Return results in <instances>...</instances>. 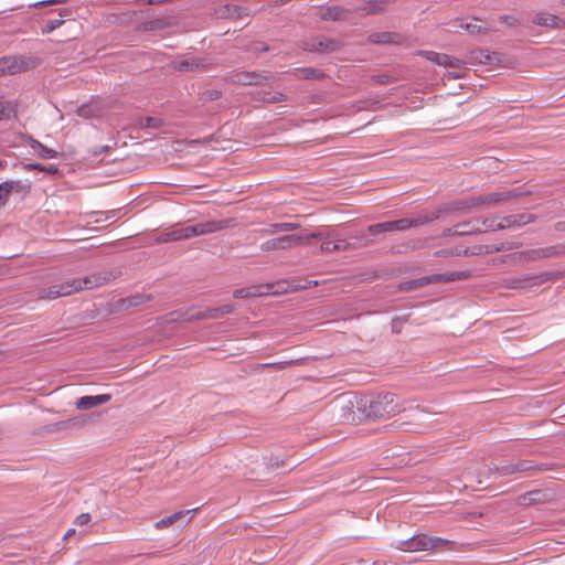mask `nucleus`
Masks as SVG:
<instances>
[{
	"label": "nucleus",
	"instance_id": "obj_55",
	"mask_svg": "<svg viewBox=\"0 0 565 565\" xmlns=\"http://www.w3.org/2000/svg\"><path fill=\"white\" fill-rule=\"evenodd\" d=\"M407 455L414 456V457H420V456H430L431 454L427 452L426 450H422V448H416L414 450L408 451Z\"/></svg>",
	"mask_w": 565,
	"mask_h": 565
},
{
	"label": "nucleus",
	"instance_id": "obj_57",
	"mask_svg": "<svg viewBox=\"0 0 565 565\" xmlns=\"http://www.w3.org/2000/svg\"><path fill=\"white\" fill-rule=\"evenodd\" d=\"M191 319H195V320H203V319H209L207 317V310H204V311H199L196 313H194Z\"/></svg>",
	"mask_w": 565,
	"mask_h": 565
},
{
	"label": "nucleus",
	"instance_id": "obj_58",
	"mask_svg": "<svg viewBox=\"0 0 565 565\" xmlns=\"http://www.w3.org/2000/svg\"><path fill=\"white\" fill-rule=\"evenodd\" d=\"M405 454L402 452V451H394L392 454H386L383 456V459L384 460H387V459H394V458H397V457H403Z\"/></svg>",
	"mask_w": 565,
	"mask_h": 565
},
{
	"label": "nucleus",
	"instance_id": "obj_26",
	"mask_svg": "<svg viewBox=\"0 0 565 565\" xmlns=\"http://www.w3.org/2000/svg\"><path fill=\"white\" fill-rule=\"evenodd\" d=\"M533 22L540 26H546L550 29H559L564 23L557 15L541 12L534 15Z\"/></svg>",
	"mask_w": 565,
	"mask_h": 565
},
{
	"label": "nucleus",
	"instance_id": "obj_43",
	"mask_svg": "<svg viewBox=\"0 0 565 565\" xmlns=\"http://www.w3.org/2000/svg\"><path fill=\"white\" fill-rule=\"evenodd\" d=\"M222 92L218 89H205L200 94L203 102H213L221 98Z\"/></svg>",
	"mask_w": 565,
	"mask_h": 565
},
{
	"label": "nucleus",
	"instance_id": "obj_48",
	"mask_svg": "<svg viewBox=\"0 0 565 565\" xmlns=\"http://www.w3.org/2000/svg\"><path fill=\"white\" fill-rule=\"evenodd\" d=\"M372 79L379 84H390L393 82L392 76L386 75V74L372 76Z\"/></svg>",
	"mask_w": 565,
	"mask_h": 565
},
{
	"label": "nucleus",
	"instance_id": "obj_30",
	"mask_svg": "<svg viewBox=\"0 0 565 565\" xmlns=\"http://www.w3.org/2000/svg\"><path fill=\"white\" fill-rule=\"evenodd\" d=\"M332 407L333 408L340 407V411L342 412L340 415V418L343 422L354 420V416L352 414L345 412V411H350L353 407L352 401H348V403H345V401L343 398L337 397L335 401L332 403Z\"/></svg>",
	"mask_w": 565,
	"mask_h": 565
},
{
	"label": "nucleus",
	"instance_id": "obj_52",
	"mask_svg": "<svg viewBox=\"0 0 565 565\" xmlns=\"http://www.w3.org/2000/svg\"><path fill=\"white\" fill-rule=\"evenodd\" d=\"M296 361H284V362H275V363H266L263 366H270L278 370L285 369L287 365L295 363Z\"/></svg>",
	"mask_w": 565,
	"mask_h": 565
},
{
	"label": "nucleus",
	"instance_id": "obj_4",
	"mask_svg": "<svg viewBox=\"0 0 565 565\" xmlns=\"http://www.w3.org/2000/svg\"><path fill=\"white\" fill-rule=\"evenodd\" d=\"M449 541L440 537H430L426 534L413 535L408 540L399 541L396 547L404 552L433 551L444 548Z\"/></svg>",
	"mask_w": 565,
	"mask_h": 565
},
{
	"label": "nucleus",
	"instance_id": "obj_15",
	"mask_svg": "<svg viewBox=\"0 0 565 565\" xmlns=\"http://www.w3.org/2000/svg\"><path fill=\"white\" fill-rule=\"evenodd\" d=\"M395 0H355V10L364 15L377 14Z\"/></svg>",
	"mask_w": 565,
	"mask_h": 565
},
{
	"label": "nucleus",
	"instance_id": "obj_35",
	"mask_svg": "<svg viewBox=\"0 0 565 565\" xmlns=\"http://www.w3.org/2000/svg\"><path fill=\"white\" fill-rule=\"evenodd\" d=\"M465 65H466V62H463L462 60L455 57V56L444 54V58H441V66H445V67H450L454 70H461Z\"/></svg>",
	"mask_w": 565,
	"mask_h": 565
},
{
	"label": "nucleus",
	"instance_id": "obj_18",
	"mask_svg": "<svg viewBox=\"0 0 565 565\" xmlns=\"http://www.w3.org/2000/svg\"><path fill=\"white\" fill-rule=\"evenodd\" d=\"M551 500V494L543 490H533L518 497V504L522 507H530L535 504H543Z\"/></svg>",
	"mask_w": 565,
	"mask_h": 565
},
{
	"label": "nucleus",
	"instance_id": "obj_16",
	"mask_svg": "<svg viewBox=\"0 0 565 565\" xmlns=\"http://www.w3.org/2000/svg\"><path fill=\"white\" fill-rule=\"evenodd\" d=\"M215 15L220 19H241L248 15V10L238 4L226 3L215 9Z\"/></svg>",
	"mask_w": 565,
	"mask_h": 565
},
{
	"label": "nucleus",
	"instance_id": "obj_56",
	"mask_svg": "<svg viewBox=\"0 0 565 565\" xmlns=\"http://www.w3.org/2000/svg\"><path fill=\"white\" fill-rule=\"evenodd\" d=\"M221 315L226 316L232 313L235 310V306L233 305H224L220 307Z\"/></svg>",
	"mask_w": 565,
	"mask_h": 565
},
{
	"label": "nucleus",
	"instance_id": "obj_7",
	"mask_svg": "<svg viewBox=\"0 0 565 565\" xmlns=\"http://www.w3.org/2000/svg\"><path fill=\"white\" fill-rule=\"evenodd\" d=\"M350 244L342 238L334 228L320 227V250L321 252H340L348 249Z\"/></svg>",
	"mask_w": 565,
	"mask_h": 565
},
{
	"label": "nucleus",
	"instance_id": "obj_9",
	"mask_svg": "<svg viewBox=\"0 0 565 565\" xmlns=\"http://www.w3.org/2000/svg\"><path fill=\"white\" fill-rule=\"evenodd\" d=\"M532 461H518L515 463L495 466V469L503 476L513 475L516 472H529V471H550L554 469L551 463H540L536 466L530 465Z\"/></svg>",
	"mask_w": 565,
	"mask_h": 565
},
{
	"label": "nucleus",
	"instance_id": "obj_44",
	"mask_svg": "<svg viewBox=\"0 0 565 565\" xmlns=\"http://www.w3.org/2000/svg\"><path fill=\"white\" fill-rule=\"evenodd\" d=\"M423 55L433 63L441 66V58H444V53H437L433 51L423 52Z\"/></svg>",
	"mask_w": 565,
	"mask_h": 565
},
{
	"label": "nucleus",
	"instance_id": "obj_59",
	"mask_svg": "<svg viewBox=\"0 0 565 565\" xmlns=\"http://www.w3.org/2000/svg\"><path fill=\"white\" fill-rule=\"evenodd\" d=\"M507 249L503 245H501L500 247H487V253H492V252H500V250H504Z\"/></svg>",
	"mask_w": 565,
	"mask_h": 565
},
{
	"label": "nucleus",
	"instance_id": "obj_31",
	"mask_svg": "<svg viewBox=\"0 0 565 565\" xmlns=\"http://www.w3.org/2000/svg\"><path fill=\"white\" fill-rule=\"evenodd\" d=\"M252 297H262V290L259 285L239 288L233 291V298L235 299H245Z\"/></svg>",
	"mask_w": 565,
	"mask_h": 565
},
{
	"label": "nucleus",
	"instance_id": "obj_12",
	"mask_svg": "<svg viewBox=\"0 0 565 565\" xmlns=\"http://www.w3.org/2000/svg\"><path fill=\"white\" fill-rule=\"evenodd\" d=\"M212 65V62L207 57L186 56L183 60L174 62L173 68L179 72L191 73L209 70Z\"/></svg>",
	"mask_w": 565,
	"mask_h": 565
},
{
	"label": "nucleus",
	"instance_id": "obj_51",
	"mask_svg": "<svg viewBox=\"0 0 565 565\" xmlns=\"http://www.w3.org/2000/svg\"><path fill=\"white\" fill-rule=\"evenodd\" d=\"M319 46H320V53L322 51H333L335 49L334 42L327 41V40L326 41L320 40Z\"/></svg>",
	"mask_w": 565,
	"mask_h": 565
},
{
	"label": "nucleus",
	"instance_id": "obj_41",
	"mask_svg": "<svg viewBox=\"0 0 565 565\" xmlns=\"http://www.w3.org/2000/svg\"><path fill=\"white\" fill-rule=\"evenodd\" d=\"M298 227L295 223H274L270 225L269 233H276V232H289L294 231Z\"/></svg>",
	"mask_w": 565,
	"mask_h": 565
},
{
	"label": "nucleus",
	"instance_id": "obj_32",
	"mask_svg": "<svg viewBox=\"0 0 565 565\" xmlns=\"http://www.w3.org/2000/svg\"><path fill=\"white\" fill-rule=\"evenodd\" d=\"M21 70V66L18 63L15 57H3L0 60V73H10L14 74Z\"/></svg>",
	"mask_w": 565,
	"mask_h": 565
},
{
	"label": "nucleus",
	"instance_id": "obj_45",
	"mask_svg": "<svg viewBox=\"0 0 565 565\" xmlns=\"http://www.w3.org/2000/svg\"><path fill=\"white\" fill-rule=\"evenodd\" d=\"M260 248L264 252L280 249L278 238L276 237V238L268 239V241L264 242L262 244Z\"/></svg>",
	"mask_w": 565,
	"mask_h": 565
},
{
	"label": "nucleus",
	"instance_id": "obj_36",
	"mask_svg": "<svg viewBox=\"0 0 565 565\" xmlns=\"http://www.w3.org/2000/svg\"><path fill=\"white\" fill-rule=\"evenodd\" d=\"M479 224H481L483 227V233L487 231H500L503 230L502 221L497 222L495 218L492 217H486L482 220H479Z\"/></svg>",
	"mask_w": 565,
	"mask_h": 565
},
{
	"label": "nucleus",
	"instance_id": "obj_19",
	"mask_svg": "<svg viewBox=\"0 0 565 565\" xmlns=\"http://www.w3.org/2000/svg\"><path fill=\"white\" fill-rule=\"evenodd\" d=\"M111 399L110 394L100 395H86L82 396L76 402V407L81 411H88L102 404L108 403Z\"/></svg>",
	"mask_w": 565,
	"mask_h": 565
},
{
	"label": "nucleus",
	"instance_id": "obj_27",
	"mask_svg": "<svg viewBox=\"0 0 565 565\" xmlns=\"http://www.w3.org/2000/svg\"><path fill=\"white\" fill-rule=\"evenodd\" d=\"M29 146L39 157L43 159H52L57 156V151L42 145L40 141L32 137L29 138Z\"/></svg>",
	"mask_w": 565,
	"mask_h": 565
},
{
	"label": "nucleus",
	"instance_id": "obj_21",
	"mask_svg": "<svg viewBox=\"0 0 565 565\" xmlns=\"http://www.w3.org/2000/svg\"><path fill=\"white\" fill-rule=\"evenodd\" d=\"M448 232L452 235L465 236L483 233V230L482 226L479 225V220H475L458 223L452 228H449Z\"/></svg>",
	"mask_w": 565,
	"mask_h": 565
},
{
	"label": "nucleus",
	"instance_id": "obj_54",
	"mask_svg": "<svg viewBox=\"0 0 565 565\" xmlns=\"http://www.w3.org/2000/svg\"><path fill=\"white\" fill-rule=\"evenodd\" d=\"M117 214V211L113 210V211H109L107 213H100V216H105V217H99V218H96L95 220V223H102V222H105L107 220H109L110 217H114L115 215Z\"/></svg>",
	"mask_w": 565,
	"mask_h": 565
},
{
	"label": "nucleus",
	"instance_id": "obj_1",
	"mask_svg": "<svg viewBox=\"0 0 565 565\" xmlns=\"http://www.w3.org/2000/svg\"><path fill=\"white\" fill-rule=\"evenodd\" d=\"M106 277L90 275L84 278H74L62 284L43 287L36 290V298L40 300H54L60 297L72 295L73 292L93 289L106 282Z\"/></svg>",
	"mask_w": 565,
	"mask_h": 565
},
{
	"label": "nucleus",
	"instance_id": "obj_24",
	"mask_svg": "<svg viewBox=\"0 0 565 565\" xmlns=\"http://www.w3.org/2000/svg\"><path fill=\"white\" fill-rule=\"evenodd\" d=\"M58 14L61 18L58 19H50L45 22V24L41 28L42 34H50L55 31L57 28L64 24L65 20L71 19L73 15V11L67 8L60 9Z\"/></svg>",
	"mask_w": 565,
	"mask_h": 565
},
{
	"label": "nucleus",
	"instance_id": "obj_2",
	"mask_svg": "<svg viewBox=\"0 0 565 565\" xmlns=\"http://www.w3.org/2000/svg\"><path fill=\"white\" fill-rule=\"evenodd\" d=\"M405 408L398 404L394 393H380L363 402V411L367 418L377 419L395 416Z\"/></svg>",
	"mask_w": 565,
	"mask_h": 565
},
{
	"label": "nucleus",
	"instance_id": "obj_49",
	"mask_svg": "<svg viewBox=\"0 0 565 565\" xmlns=\"http://www.w3.org/2000/svg\"><path fill=\"white\" fill-rule=\"evenodd\" d=\"M499 21H500L501 23H503V24L509 25V26H513V25H515V24H516V22H518V20H516V18H515V17H513V15H509V14L499 17Z\"/></svg>",
	"mask_w": 565,
	"mask_h": 565
},
{
	"label": "nucleus",
	"instance_id": "obj_39",
	"mask_svg": "<svg viewBox=\"0 0 565 565\" xmlns=\"http://www.w3.org/2000/svg\"><path fill=\"white\" fill-rule=\"evenodd\" d=\"M162 125V121L161 119L159 118H156V117H145V118H141L140 121H139V126L140 128H160Z\"/></svg>",
	"mask_w": 565,
	"mask_h": 565
},
{
	"label": "nucleus",
	"instance_id": "obj_63",
	"mask_svg": "<svg viewBox=\"0 0 565 565\" xmlns=\"http://www.w3.org/2000/svg\"><path fill=\"white\" fill-rule=\"evenodd\" d=\"M7 166V162L6 161H2L0 160V169H4V167Z\"/></svg>",
	"mask_w": 565,
	"mask_h": 565
},
{
	"label": "nucleus",
	"instance_id": "obj_23",
	"mask_svg": "<svg viewBox=\"0 0 565 565\" xmlns=\"http://www.w3.org/2000/svg\"><path fill=\"white\" fill-rule=\"evenodd\" d=\"M535 220L536 216L534 214L522 213L504 216L501 221L504 230L509 227H519L525 224H530L535 222Z\"/></svg>",
	"mask_w": 565,
	"mask_h": 565
},
{
	"label": "nucleus",
	"instance_id": "obj_3",
	"mask_svg": "<svg viewBox=\"0 0 565 565\" xmlns=\"http://www.w3.org/2000/svg\"><path fill=\"white\" fill-rule=\"evenodd\" d=\"M227 227L226 221H207L189 225L184 227L173 228L169 232L162 233L158 241L161 243L177 242L182 239H189L195 236L205 235L218 232Z\"/></svg>",
	"mask_w": 565,
	"mask_h": 565
},
{
	"label": "nucleus",
	"instance_id": "obj_11",
	"mask_svg": "<svg viewBox=\"0 0 565 565\" xmlns=\"http://www.w3.org/2000/svg\"><path fill=\"white\" fill-rule=\"evenodd\" d=\"M564 253L565 245H554L522 250L519 253V258L523 260H539L555 257Z\"/></svg>",
	"mask_w": 565,
	"mask_h": 565
},
{
	"label": "nucleus",
	"instance_id": "obj_33",
	"mask_svg": "<svg viewBox=\"0 0 565 565\" xmlns=\"http://www.w3.org/2000/svg\"><path fill=\"white\" fill-rule=\"evenodd\" d=\"M257 99L264 103L275 104L286 100V96L279 92H263L258 93Z\"/></svg>",
	"mask_w": 565,
	"mask_h": 565
},
{
	"label": "nucleus",
	"instance_id": "obj_14",
	"mask_svg": "<svg viewBox=\"0 0 565 565\" xmlns=\"http://www.w3.org/2000/svg\"><path fill=\"white\" fill-rule=\"evenodd\" d=\"M436 218H438V213L433 212L429 214L420 215L414 220L401 218V220H396V221H391L392 225H390V226L393 227V231H405L411 227H416V226L429 223Z\"/></svg>",
	"mask_w": 565,
	"mask_h": 565
},
{
	"label": "nucleus",
	"instance_id": "obj_64",
	"mask_svg": "<svg viewBox=\"0 0 565 565\" xmlns=\"http://www.w3.org/2000/svg\"><path fill=\"white\" fill-rule=\"evenodd\" d=\"M308 284H313L315 286H318V280H311V281H308Z\"/></svg>",
	"mask_w": 565,
	"mask_h": 565
},
{
	"label": "nucleus",
	"instance_id": "obj_62",
	"mask_svg": "<svg viewBox=\"0 0 565 565\" xmlns=\"http://www.w3.org/2000/svg\"><path fill=\"white\" fill-rule=\"evenodd\" d=\"M256 50L260 51V52H265L268 50V47L266 45H262V46H257Z\"/></svg>",
	"mask_w": 565,
	"mask_h": 565
},
{
	"label": "nucleus",
	"instance_id": "obj_61",
	"mask_svg": "<svg viewBox=\"0 0 565 565\" xmlns=\"http://www.w3.org/2000/svg\"><path fill=\"white\" fill-rule=\"evenodd\" d=\"M448 74H449V76H451L454 78H459L460 77V74L458 72H449Z\"/></svg>",
	"mask_w": 565,
	"mask_h": 565
},
{
	"label": "nucleus",
	"instance_id": "obj_8",
	"mask_svg": "<svg viewBox=\"0 0 565 565\" xmlns=\"http://www.w3.org/2000/svg\"><path fill=\"white\" fill-rule=\"evenodd\" d=\"M461 274L459 273H450V274H435L430 276H425L418 279L406 281L402 289L403 290H414L430 284H438L445 281H452L461 278Z\"/></svg>",
	"mask_w": 565,
	"mask_h": 565
},
{
	"label": "nucleus",
	"instance_id": "obj_17",
	"mask_svg": "<svg viewBox=\"0 0 565 565\" xmlns=\"http://www.w3.org/2000/svg\"><path fill=\"white\" fill-rule=\"evenodd\" d=\"M466 64H494L499 63V55L488 50L477 49L469 52Z\"/></svg>",
	"mask_w": 565,
	"mask_h": 565
},
{
	"label": "nucleus",
	"instance_id": "obj_28",
	"mask_svg": "<svg viewBox=\"0 0 565 565\" xmlns=\"http://www.w3.org/2000/svg\"><path fill=\"white\" fill-rule=\"evenodd\" d=\"M498 194L500 195V204H502L511 199L530 195L532 194V190L523 185L511 190L498 191Z\"/></svg>",
	"mask_w": 565,
	"mask_h": 565
},
{
	"label": "nucleus",
	"instance_id": "obj_5",
	"mask_svg": "<svg viewBox=\"0 0 565 565\" xmlns=\"http://www.w3.org/2000/svg\"><path fill=\"white\" fill-rule=\"evenodd\" d=\"M276 79L274 75L266 71H242L235 72L225 77V81L235 85H263L273 83Z\"/></svg>",
	"mask_w": 565,
	"mask_h": 565
},
{
	"label": "nucleus",
	"instance_id": "obj_38",
	"mask_svg": "<svg viewBox=\"0 0 565 565\" xmlns=\"http://www.w3.org/2000/svg\"><path fill=\"white\" fill-rule=\"evenodd\" d=\"M296 78H313L317 76L316 70L311 67L295 68L292 72Z\"/></svg>",
	"mask_w": 565,
	"mask_h": 565
},
{
	"label": "nucleus",
	"instance_id": "obj_50",
	"mask_svg": "<svg viewBox=\"0 0 565 565\" xmlns=\"http://www.w3.org/2000/svg\"><path fill=\"white\" fill-rule=\"evenodd\" d=\"M92 520V516L89 513H82L75 519V524L77 525H85Z\"/></svg>",
	"mask_w": 565,
	"mask_h": 565
},
{
	"label": "nucleus",
	"instance_id": "obj_6",
	"mask_svg": "<svg viewBox=\"0 0 565 565\" xmlns=\"http://www.w3.org/2000/svg\"><path fill=\"white\" fill-rule=\"evenodd\" d=\"M499 204L500 195L498 192H490L457 200L454 202V209L458 211H469L473 207H491Z\"/></svg>",
	"mask_w": 565,
	"mask_h": 565
},
{
	"label": "nucleus",
	"instance_id": "obj_25",
	"mask_svg": "<svg viewBox=\"0 0 565 565\" xmlns=\"http://www.w3.org/2000/svg\"><path fill=\"white\" fill-rule=\"evenodd\" d=\"M403 36L396 32H375L369 36V41L373 44H399Z\"/></svg>",
	"mask_w": 565,
	"mask_h": 565
},
{
	"label": "nucleus",
	"instance_id": "obj_47",
	"mask_svg": "<svg viewBox=\"0 0 565 565\" xmlns=\"http://www.w3.org/2000/svg\"><path fill=\"white\" fill-rule=\"evenodd\" d=\"M77 114L83 118H90L93 116V109L90 106L84 105L77 109Z\"/></svg>",
	"mask_w": 565,
	"mask_h": 565
},
{
	"label": "nucleus",
	"instance_id": "obj_10",
	"mask_svg": "<svg viewBox=\"0 0 565 565\" xmlns=\"http://www.w3.org/2000/svg\"><path fill=\"white\" fill-rule=\"evenodd\" d=\"M259 287L262 290V296H279L307 288V285H300L294 280H278L275 282L260 284Z\"/></svg>",
	"mask_w": 565,
	"mask_h": 565
},
{
	"label": "nucleus",
	"instance_id": "obj_29",
	"mask_svg": "<svg viewBox=\"0 0 565 565\" xmlns=\"http://www.w3.org/2000/svg\"><path fill=\"white\" fill-rule=\"evenodd\" d=\"M345 15V12L343 9H341L338 6L327 7L322 8L320 6V19L323 20H341Z\"/></svg>",
	"mask_w": 565,
	"mask_h": 565
},
{
	"label": "nucleus",
	"instance_id": "obj_34",
	"mask_svg": "<svg viewBox=\"0 0 565 565\" xmlns=\"http://www.w3.org/2000/svg\"><path fill=\"white\" fill-rule=\"evenodd\" d=\"M457 26L461 30H465L469 34L487 33L490 30V28H488L486 25L476 24L472 22H467V23L460 22Z\"/></svg>",
	"mask_w": 565,
	"mask_h": 565
},
{
	"label": "nucleus",
	"instance_id": "obj_42",
	"mask_svg": "<svg viewBox=\"0 0 565 565\" xmlns=\"http://www.w3.org/2000/svg\"><path fill=\"white\" fill-rule=\"evenodd\" d=\"M14 113V107L10 102L0 100V120L10 118Z\"/></svg>",
	"mask_w": 565,
	"mask_h": 565
},
{
	"label": "nucleus",
	"instance_id": "obj_13",
	"mask_svg": "<svg viewBox=\"0 0 565 565\" xmlns=\"http://www.w3.org/2000/svg\"><path fill=\"white\" fill-rule=\"evenodd\" d=\"M195 510H182V511H178L169 516H166L161 520H159L158 522L154 523V527L157 530H162L164 527H169V526H172L174 524H179L181 526H184L185 524H188L190 522V520L192 519V512H194Z\"/></svg>",
	"mask_w": 565,
	"mask_h": 565
},
{
	"label": "nucleus",
	"instance_id": "obj_53",
	"mask_svg": "<svg viewBox=\"0 0 565 565\" xmlns=\"http://www.w3.org/2000/svg\"><path fill=\"white\" fill-rule=\"evenodd\" d=\"M206 310H207L209 319H218V318L223 317V315H221L220 307H217V308H210V309H206Z\"/></svg>",
	"mask_w": 565,
	"mask_h": 565
},
{
	"label": "nucleus",
	"instance_id": "obj_60",
	"mask_svg": "<svg viewBox=\"0 0 565 565\" xmlns=\"http://www.w3.org/2000/svg\"><path fill=\"white\" fill-rule=\"evenodd\" d=\"M75 532H76V531H75V529H70V530L65 533V535H64V540H67L68 537H71L72 535H74V534H75Z\"/></svg>",
	"mask_w": 565,
	"mask_h": 565
},
{
	"label": "nucleus",
	"instance_id": "obj_46",
	"mask_svg": "<svg viewBox=\"0 0 565 565\" xmlns=\"http://www.w3.org/2000/svg\"><path fill=\"white\" fill-rule=\"evenodd\" d=\"M67 0H42V1H36L32 4H30V7H33V8H39V7H43V6H49V4H60V3H65Z\"/></svg>",
	"mask_w": 565,
	"mask_h": 565
},
{
	"label": "nucleus",
	"instance_id": "obj_37",
	"mask_svg": "<svg viewBox=\"0 0 565 565\" xmlns=\"http://www.w3.org/2000/svg\"><path fill=\"white\" fill-rule=\"evenodd\" d=\"M390 225H392L391 221L384 222V223H377V224L370 225L367 227V231L372 235H379L384 232H393V227H391Z\"/></svg>",
	"mask_w": 565,
	"mask_h": 565
},
{
	"label": "nucleus",
	"instance_id": "obj_20",
	"mask_svg": "<svg viewBox=\"0 0 565 565\" xmlns=\"http://www.w3.org/2000/svg\"><path fill=\"white\" fill-rule=\"evenodd\" d=\"M29 186L21 181H4L0 183V207L4 206L12 192H25Z\"/></svg>",
	"mask_w": 565,
	"mask_h": 565
},
{
	"label": "nucleus",
	"instance_id": "obj_22",
	"mask_svg": "<svg viewBox=\"0 0 565 565\" xmlns=\"http://www.w3.org/2000/svg\"><path fill=\"white\" fill-rule=\"evenodd\" d=\"M316 237H318V234L311 233V234L305 235V236L298 235V234H290V235H284V236L277 237V238H278L280 249H287V248H291L294 246L305 244L310 238H316Z\"/></svg>",
	"mask_w": 565,
	"mask_h": 565
},
{
	"label": "nucleus",
	"instance_id": "obj_40",
	"mask_svg": "<svg viewBox=\"0 0 565 565\" xmlns=\"http://www.w3.org/2000/svg\"><path fill=\"white\" fill-rule=\"evenodd\" d=\"M24 169L25 170H39V171H44V172H47V173H55L57 172V168L50 164V166H44L42 163H26L24 164Z\"/></svg>",
	"mask_w": 565,
	"mask_h": 565
}]
</instances>
